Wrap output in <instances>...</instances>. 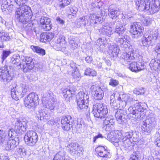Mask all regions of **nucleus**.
<instances>
[{
  "mask_svg": "<svg viewBox=\"0 0 160 160\" xmlns=\"http://www.w3.org/2000/svg\"><path fill=\"white\" fill-rule=\"evenodd\" d=\"M30 48L34 52L38 54L43 56L46 54L45 50L38 46L32 45L30 47Z\"/></svg>",
  "mask_w": 160,
  "mask_h": 160,
  "instance_id": "obj_32",
  "label": "nucleus"
},
{
  "mask_svg": "<svg viewBox=\"0 0 160 160\" xmlns=\"http://www.w3.org/2000/svg\"><path fill=\"white\" fill-rule=\"evenodd\" d=\"M42 101L43 106L45 108L50 110H53L54 108L56 103V99L52 97L50 99L48 98L43 97Z\"/></svg>",
  "mask_w": 160,
  "mask_h": 160,
  "instance_id": "obj_15",
  "label": "nucleus"
},
{
  "mask_svg": "<svg viewBox=\"0 0 160 160\" xmlns=\"http://www.w3.org/2000/svg\"><path fill=\"white\" fill-rule=\"evenodd\" d=\"M16 13L17 20L22 23H25L31 20V13L30 7L24 4L20 6Z\"/></svg>",
  "mask_w": 160,
  "mask_h": 160,
  "instance_id": "obj_3",
  "label": "nucleus"
},
{
  "mask_svg": "<svg viewBox=\"0 0 160 160\" xmlns=\"http://www.w3.org/2000/svg\"><path fill=\"white\" fill-rule=\"evenodd\" d=\"M96 151L98 155L101 157L107 158L109 154L108 150H107V147L106 146H99L96 148Z\"/></svg>",
  "mask_w": 160,
  "mask_h": 160,
  "instance_id": "obj_22",
  "label": "nucleus"
},
{
  "mask_svg": "<svg viewBox=\"0 0 160 160\" xmlns=\"http://www.w3.org/2000/svg\"><path fill=\"white\" fill-rule=\"evenodd\" d=\"M113 47H111L110 48V50L111 52L112 55L113 56H117L118 54L119 49L118 47H116V45L115 46L114 45H112Z\"/></svg>",
  "mask_w": 160,
  "mask_h": 160,
  "instance_id": "obj_42",
  "label": "nucleus"
},
{
  "mask_svg": "<svg viewBox=\"0 0 160 160\" xmlns=\"http://www.w3.org/2000/svg\"><path fill=\"white\" fill-rule=\"evenodd\" d=\"M39 116H38V118H40L41 120H43L44 121H46L47 120L49 119V116L45 112V109L44 108H40L38 111Z\"/></svg>",
  "mask_w": 160,
  "mask_h": 160,
  "instance_id": "obj_30",
  "label": "nucleus"
},
{
  "mask_svg": "<svg viewBox=\"0 0 160 160\" xmlns=\"http://www.w3.org/2000/svg\"><path fill=\"white\" fill-rule=\"evenodd\" d=\"M11 38L8 33L0 32V48L3 47V42L9 41Z\"/></svg>",
  "mask_w": 160,
  "mask_h": 160,
  "instance_id": "obj_25",
  "label": "nucleus"
},
{
  "mask_svg": "<svg viewBox=\"0 0 160 160\" xmlns=\"http://www.w3.org/2000/svg\"><path fill=\"white\" fill-rule=\"evenodd\" d=\"M143 37L142 39V44L143 46L147 47L150 44V42L149 41L145 35Z\"/></svg>",
  "mask_w": 160,
  "mask_h": 160,
  "instance_id": "obj_54",
  "label": "nucleus"
},
{
  "mask_svg": "<svg viewBox=\"0 0 160 160\" xmlns=\"http://www.w3.org/2000/svg\"><path fill=\"white\" fill-rule=\"evenodd\" d=\"M77 69V65L73 61L71 62L67 67V71L68 73H70Z\"/></svg>",
  "mask_w": 160,
  "mask_h": 160,
  "instance_id": "obj_35",
  "label": "nucleus"
},
{
  "mask_svg": "<svg viewBox=\"0 0 160 160\" xmlns=\"http://www.w3.org/2000/svg\"><path fill=\"white\" fill-rule=\"evenodd\" d=\"M132 133L131 139L132 141L135 142L134 144H136V142H137L139 139V136L136 132H132Z\"/></svg>",
  "mask_w": 160,
  "mask_h": 160,
  "instance_id": "obj_49",
  "label": "nucleus"
},
{
  "mask_svg": "<svg viewBox=\"0 0 160 160\" xmlns=\"http://www.w3.org/2000/svg\"><path fill=\"white\" fill-rule=\"evenodd\" d=\"M132 140L131 139L123 138L121 141V143H123V146L125 147H128L132 143Z\"/></svg>",
  "mask_w": 160,
  "mask_h": 160,
  "instance_id": "obj_50",
  "label": "nucleus"
},
{
  "mask_svg": "<svg viewBox=\"0 0 160 160\" xmlns=\"http://www.w3.org/2000/svg\"><path fill=\"white\" fill-rule=\"evenodd\" d=\"M85 126L83 121H80L79 122L77 123L75 127L77 132L80 133L82 130L84 129Z\"/></svg>",
  "mask_w": 160,
  "mask_h": 160,
  "instance_id": "obj_37",
  "label": "nucleus"
},
{
  "mask_svg": "<svg viewBox=\"0 0 160 160\" xmlns=\"http://www.w3.org/2000/svg\"><path fill=\"white\" fill-rule=\"evenodd\" d=\"M21 60L19 55H14L11 58V62L12 64L20 65H21Z\"/></svg>",
  "mask_w": 160,
  "mask_h": 160,
  "instance_id": "obj_36",
  "label": "nucleus"
},
{
  "mask_svg": "<svg viewBox=\"0 0 160 160\" xmlns=\"http://www.w3.org/2000/svg\"><path fill=\"white\" fill-rule=\"evenodd\" d=\"M92 112L95 117L102 119L105 118L103 120L107 131H110L113 128L114 122L113 119L107 116L108 110L107 106L104 104L99 103L94 105Z\"/></svg>",
  "mask_w": 160,
  "mask_h": 160,
  "instance_id": "obj_1",
  "label": "nucleus"
},
{
  "mask_svg": "<svg viewBox=\"0 0 160 160\" xmlns=\"http://www.w3.org/2000/svg\"><path fill=\"white\" fill-rule=\"evenodd\" d=\"M144 28L138 22H134L131 26L130 32L134 35L133 37L137 38L143 34Z\"/></svg>",
  "mask_w": 160,
  "mask_h": 160,
  "instance_id": "obj_11",
  "label": "nucleus"
},
{
  "mask_svg": "<svg viewBox=\"0 0 160 160\" xmlns=\"http://www.w3.org/2000/svg\"><path fill=\"white\" fill-rule=\"evenodd\" d=\"M79 42V39L77 37H70L69 38V43L71 45V48L73 49L78 48V43Z\"/></svg>",
  "mask_w": 160,
  "mask_h": 160,
  "instance_id": "obj_27",
  "label": "nucleus"
},
{
  "mask_svg": "<svg viewBox=\"0 0 160 160\" xmlns=\"http://www.w3.org/2000/svg\"><path fill=\"white\" fill-rule=\"evenodd\" d=\"M119 136L118 135H116L115 136L112 137V140L113 142L115 143H121V140H120L119 138Z\"/></svg>",
  "mask_w": 160,
  "mask_h": 160,
  "instance_id": "obj_56",
  "label": "nucleus"
},
{
  "mask_svg": "<svg viewBox=\"0 0 160 160\" xmlns=\"http://www.w3.org/2000/svg\"><path fill=\"white\" fill-rule=\"evenodd\" d=\"M68 147L69 149L71 154L77 156H80L83 151V148L77 143H71L68 145Z\"/></svg>",
  "mask_w": 160,
  "mask_h": 160,
  "instance_id": "obj_14",
  "label": "nucleus"
},
{
  "mask_svg": "<svg viewBox=\"0 0 160 160\" xmlns=\"http://www.w3.org/2000/svg\"><path fill=\"white\" fill-rule=\"evenodd\" d=\"M121 57L124 60L128 62H130L131 60H133L134 58L133 53H131V52H128V53L127 52L123 53L122 54Z\"/></svg>",
  "mask_w": 160,
  "mask_h": 160,
  "instance_id": "obj_33",
  "label": "nucleus"
},
{
  "mask_svg": "<svg viewBox=\"0 0 160 160\" xmlns=\"http://www.w3.org/2000/svg\"><path fill=\"white\" fill-rule=\"evenodd\" d=\"M108 14L113 19L114 17H117L119 14V11L112 8V6H109L108 9Z\"/></svg>",
  "mask_w": 160,
  "mask_h": 160,
  "instance_id": "obj_31",
  "label": "nucleus"
},
{
  "mask_svg": "<svg viewBox=\"0 0 160 160\" xmlns=\"http://www.w3.org/2000/svg\"><path fill=\"white\" fill-rule=\"evenodd\" d=\"M7 134L3 130H0V144H2L5 141H7Z\"/></svg>",
  "mask_w": 160,
  "mask_h": 160,
  "instance_id": "obj_41",
  "label": "nucleus"
},
{
  "mask_svg": "<svg viewBox=\"0 0 160 160\" xmlns=\"http://www.w3.org/2000/svg\"><path fill=\"white\" fill-rule=\"evenodd\" d=\"M59 2V6L62 8L68 6L70 3L71 0H58Z\"/></svg>",
  "mask_w": 160,
  "mask_h": 160,
  "instance_id": "obj_45",
  "label": "nucleus"
},
{
  "mask_svg": "<svg viewBox=\"0 0 160 160\" xmlns=\"http://www.w3.org/2000/svg\"><path fill=\"white\" fill-rule=\"evenodd\" d=\"M135 2L140 10L149 11L151 14L156 13L159 9L158 0H136Z\"/></svg>",
  "mask_w": 160,
  "mask_h": 160,
  "instance_id": "obj_2",
  "label": "nucleus"
},
{
  "mask_svg": "<svg viewBox=\"0 0 160 160\" xmlns=\"http://www.w3.org/2000/svg\"><path fill=\"white\" fill-rule=\"evenodd\" d=\"M75 91L74 90H71L69 88H66L63 90V95L65 98L70 97L72 94H74Z\"/></svg>",
  "mask_w": 160,
  "mask_h": 160,
  "instance_id": "obj_39",
  "label": "nucleus"
},
{
  "mask_svg": "<svg viewBox=\"0 0 160 160\" xmlns=\"http://www.w3.org/2000/svg\"><path fill=\"white\" fill-rule=\"evenodd\" d=\"M40 25L45 30L49 31L52 28V25L51 23V19L48 17H42L40 20Z\"/></svg>",
  "mask_w": 160,
  "mask_h": 160,
  "instance_id": "obj_19",
  "label": "nucleus"
},
{
  "mask_svg": "<svg viewBox=\"0 0 160 160\" xmlns=\"http://www.w3.org/2000/svg\"><path fill=\"white\" fill-rule=\"evenodd\" d=\"M138 151L134 152L133 154L131 155L130 160H138L139 158V156L138 155Z\"/></svg>",
  "mask_w": 160,
  "mask_h": 160,
  "instance_id": "obj_52",
  "label": "nucleus"
},
{
  "mask_svg": "<svg viewBox=\"0 0 160 160\" xmlns=\"http://www.w3.org/2000/svg\"><path fill=\"white\" fill-rule=\"evenodd\" d=\"M70 74H71V75L73 78L77 80H79L81 78L80 74L78 69L74 71Z\"/></svg>",
  "mask_w": 160,
  "mask_h": 160,
  "instance_id": "obj_46",
  "label": "nucleus"
},
{
  "mask_svg": "<svg viewBox=\"0 0 160 160\" xmlns=\"http://www.w3.org/2000/svg\"><path fill=\"white\" fill-rule=\"evenodd\" d=\"M95 99L97 100L102 99L104 96V93L101 88L99 86H92L91 87Z\"/></svg>",
  "mask_w": 160,
  "mask_h": 160,
  "instance_id": "obj_17",
  "label": "nucleus"
},
{
  "mask_svg": "<svg viewBox=\"0 0 160 160\" xmlns=\"http://www.w3.org/2000/svg\"><path fill=\"white\" fill-rule=\"evenodd\" d=\"M152 20L149 17L143 18L142 20V23L146 26H148L151 23Z\"/></svg>",
  "mask_w": 160,
  "mask_h": 160,
  "instance_id": "obj_48",
  "label": "nucleus"
},
{
  "mask_svg": "<svg viewBox=\"0 0 160 160\" xmlns=\"http://www.w3.org/2000/svg\"><path fill=\"white\" fill-rule=\"evenodd\" d=\"M70 10L71 13L72 14V16H74L76 15L78 11L77 8L75 7L71 8Z\"/></svg>",
  "mask_w": 160,
  "mask_h": 160,
  "instance_id": "obj_61",
  "label": "nucleus"
},
{
  "mask_svg": "<svg viewBox=\"0 0 160 160\" xmlns=\"http://www.w3.org/2000/svg\"><path fill=\"white\" fill-rule=\"evenodd\" d=\"M12 78L9 72L7 66L5 65L0 68V81L8 83L12 80Z\"/></svg>",
  "mask_w": 160,
  "mask_h": 160,
  "instance_id": "obj_9",
  "label": "nucleus"
},
{
  "mask_svg": "<svg viewBox=\"0 0 160 160\" xmlns=\"http://www.w3.org/2000/svg\"><path fill=\"white\" fill-rule=\"evenodd\" d=\"M28 0H15L16 3L19 6L25 4Z\"/></svg>",
  "mask_w": 160,
  "mask_h": 160,
  "instance_id": "obj_63",
  "label": "nucleus"
},
{
  "mask_svg": "<svg viewBox=\"0 0 160 160\" xmlns=\"http://www.w3.org/2000/svg\"><path fill=\"white\" fill-rule=\"evenodd\" d=\"M84 74L86 75L93 77L96 76L97 73L93 69L90 68H87L85 70Z\"/></svg>",
  "mask_w": 160,
  "mask_h": 160,
  "instance_id": "obj_40",
  "label": "nucleus"
},
{
  "mask_svg": "<svg viewBox=\"0 0 160 160\" xmlns=\"http://www.w3.org/2000/svg\"><path fill=\"white\" fill-rule=\"evenodd\" d=\"M124 24L119 21L116 22V26L113 31L114 33H116L118 35H120L124 33L126 28Z\"/></svg>",
  "mask_w": 160,
  "mask_h": 160,
  "instance_id": "obj_23",
  "label": "nucleus"
},
{
  "mask_svg": "<svg viewBox=\"0 0 160 160\" xmlns=\"http://www.w3.org/2000/svg\"><path fill=\"white\" fill-rule=\"evenodd\" d=\"M89 96L87 94L80 92L76 96V99L78 106V109L81 112H83L87 114L89 112V108L88 107Z\"/></svg>",
  "mask_w": 160,
  "mask_h": 160,
  "instance_id": "obj_4",
  "label": "nucleus"
},
{
  "mask_svg": "<svg viewBox=\"0 0 160 160\" xmlns=\"http://www.w3.org/2000/svg\"><path fill=\"white\" fill-rule=\"evenodd\" d=\"M99 32L103 35L110 36L114 33L112 30V25L109 24L103 25L102 28L99 29Z\"/></svg>",
  "mask_w": 160,
  "mask_h": 160,
  "instance_id": "obj_20",
  "label": "nucleus"
},
{
  "mask_svg": "<svg viewBox=\"0 0 160 160\" xmlns=\"http://www.w3.org/2000/svg\"><path fill=\"white\" fill-rule=\"evenodd\" d=\"M56 42L64 44L65 40L64 38L63 37H59L57 39Z\"/></svg>",
  "mask_w": 160,
  "mask_h": 160,
  "instance_id": "obj_60",
  "label": "nucleus"
},
{
  "mask_svg": "<svg viewBox=\"0 0 160 160\" xmlns=\"http://www.w3.org/2000/svg\"><path fill=\"white\" fill-rule=\"evenodd\" d=\"M104 137L103 136L102 134L100 133L98 134V135L95 136L93 138V142L95 143L97 139L99 138H103Z\"/></svg>",
  "mask_w": 160,
  "mask_h": 160,
  "instance_id": "obj_62",
  "label": "nucleus"
},
{
  "mask_svg": "<svg viewBox=\"0 0 160 160\" xmlns=\"http://www.w3.org/2000/svg\"><path fill=\"white\" fill-rule=\"evenodd\" d=\"M73 122V119L70 115L62 117L61 123L62 129L65 131H69L72 127Z\"/></svg>",
  "mask_w": 160,
  "mask_h": 160,
  "instance_id": "obj_12",
  "label": "nucleus"
},
{
  "mask_svg": "<svg viewBox=\"0 0 160 160\" xmlns=\"http://www.w3.org/2000/svg\"><path fill=\"white\" fill-rule=\"evenodd\" d=\"M25 143L30 146H33L38 141V136L33 131H29L25 134L24 137Z\"/></svg>",
  "mask_w": 160,
  "mask_h": 160,
  "instance_id": "obj_8",
  "label": "nucleus"
},
{
  "mask_svg": "<svg viewBox=\"0 0 160 160\" xmlns=\"http://www.w3.org/2000/svg\"><path fill=\"white\" fill-rule=\"evenodd\" d=\"M39 100L38 95L32 92L28 95L24 99V104L26 107L28 108L34 109L39 105Z\"/></svg>",
  "mask_w": 160,
  "mask_h": 160,
  "instance_id": "obj_6",
  "label": "nucleus"
},
{
  "mask_svg": "<svg viewBox=\"0 0 160 160\" xmlns=\"http://www.w3.org/2000/svg\"><path fill=\"white\" fill-rule=\"evenodd\" d=\"M65 152L63 150L59 151L55 155L53 160H69L68 159H63Z\"/></svg>",
  "mask_w": 160,
  "mask_h": 160,
  "instance_id": "obj_34",
  "label": "nucleus"
},
{
  "mask_svg": "<svg viewBox=\"0 0 160 160\" xmlns=\"http://www.w3.org/2000/svg\"><path fill=\"white\" fill-rule=\"evenodd\" d=\"M54 33H44L41 35L40 41L45 42L46 41H50L53 38Z\"/></svg>",
  "mask_w": 160,
  "mask_h": 160,
  "instance_id": "obj_26",
  "label": "nucleus"
},
{
  "mask_svg": "<svg viewBox=\"0 0 160 160\" xmlns=\"http://www.w3.org/2000/svg\"><path fill=\"white\" fill-rule=\"evenodd\" d=\"M108 42H109L108 41V40H107L105 37H102L97 40L96 44L99 47L102 46V47H103L107 43H108Z\"/></svg>",
  "mask_w": 160,
  "mask_h": 160,
  "instance_id": "obj_38",
  "label": "nucleus"
},
{
  "mask_svg": "<svg viewBox=\"0 0 160 160\" xmlns=\"http://www.w3.org/2000/svg\"><path fill=\"white\" fill-rule=\"evenodd\" d=\"M155 122L153 118H149L142 122V130L145 132H150L154 126Z\"/></svg>",
  "mask_w": 160,
  "mask_h": 160,
  "instance_id": "obj_13",
  "label": "nucleus"
},
{
  "mask_svg": "<svg viewBox=\"0 0 160 160\" xmlns=\"http://www.w3.org/2000/svg\"><path fill=\"white\" fill-rule=\"evenodd\" d=\"M24 59H23V60H24V62H25V64H27V65H31V64H32V66H34V62H33V60L32 58L30 57H26L24 58Z\"/></svg>",
  "mask_w": 160,
  "mask_h": 160,
  "instance_id": "obj_44",
  "label": "nucleus"
},
{
  "mask_svg": "<svg viewBox=\"0 0 160 160\" xmlns=\"http://www.w3.org/2000/svg\"><path fill=\"white\" fill-rule=\"evenodd\" d=\"M115 112V117L118 122L122 124L126 120V115L124 114V111L122 109H118Z\"/></svg>",
  "mask_w": 160,
  "mask_h": 160,
  "instance_id": "obj_21",
  "label": "nucleus"
},
{
  "mask_svg": "<svg viewBox=\"0 0 160 160\" xmlns=\"http://www.w3.org/2000/svg\"><path fill=\"white\" fill-rule=\"evenodd\" d=\"M109 84L110 85L115 87L118 84V81L115 79H111Z\"/></svg>",
  "mask_w": 160,
  "mask_h": 160,
  "instance_id": "obj_57",
  "label": "nucleus"
},
{
  "mask_svg": "<svg viewBox=\"0 0 160 160\" xmlns=\"http://www.w3.org/2000/svg\"><path fill=\"white\" fill-rule=\"evenodd\" d=\"M143 61H140L137 62H133L129 64L128 68L131 71L134 72L139 71L145 68Z\"/></svg>",
  "mask_w": 160,
  "mask_h": 160,
  "instance_id": "obj_16",
  "label": "nucleus"
},
{
  "mask_svg": "<svg viewBox=\"0 0 160 160\" xmlns=\"http://www.w3.org/2000/svg\"><path fill=\"white\" fill-rule=\"evenodd\" d=\"M27 91L28 89L27 88H23L22 87L15 86L11 89V96L13 99L18 100L19 98H22Z\"/></svg>",
  "mask_w": 160,
  "mask_h": 160,
  "instance_id": "obj_7",
  "label": "nucleus"
},
{
  "mask_svg": "<svg viewBox=\"0 0 160 160\" xmlns=\"http://www.w3.org/2000/svg\"><path fill=\"white\" fill-rule=\"evenodd\" d=\"M110 105L111 107V108L113 109L115 112H116V111H117V110L118 109V107L117 104L116 102V101H115L114 99H111Z\"/></svg>",
  "mask_w": 160,
  "mask_h": 160,
  "instance_id": "obj_47",
  "label": "nucleus"
},
{
  "mask_svg": "<svg viewBox=\"0 0 160 160\" xmlns=\"http://www.w3.org/2000/svg\"><path fill=\"white\" fill-rule=\"evenodd\" d=\"M17 152L21 156L26 155V150L23 148H21L17 149Z\"/></svg>",
  "mask_w": 160,
  "mask_h": 160,
  "instance_id": "obj_51",
  "label": "nucleus"
},
{
  "mask_svg": "<svg viewBox=\"0 0 160 160\" xmlns=\"http://www.w3.org/2000/svg\"><path fill=\"white\" fill-rule=\"evenodd\" d=\"M89 18L90 19V22L92 23L96 24L97 23V22H99L100 23H102L103 21V18L102 17V16H100L99 15H96L95 14H90Z\"/></svg>",
  "mask_w": 160,
  "mask_h": 160,
  "instance_id": "obj_29",
  "label": "nucleus"
},
{
  "mask_svg": "<svg viewBox=\"0 0 160 160\" xmlns=\"http://www.w3.org/2000/svg\"><path fill=\"white\" fill-rule=\"evenodd\" d=\"M131 104L134 105V107H130L128 111L129 114L135 115L136 118H139L144 114V109L140 105L139 102L135 100H132L131 102Z\"/></svg>",
  "mask_w": 160,
  "mask_h": 160,
  "instance_id": "obj_5",
  "label": "nucleus"
},
{
  "mask_svg": "<svg viewBox=\"0 0 160 160\" xmlns=\"http://www.w3.org/2000/svg\"><path fill=\"white\" fill-rule=\"evenodd\" d=\"M34 66H32V64L27 65L25 63H23L22 67V68L23 71L24 72H28L31 70L32 69L34 68Z\"/></svg>",
  "mask_w": 160,
  "mask_h": 160,
  "instance_id": "obj_43",
  "label": "nucleus"
},
{
  "mask_svg": "<svg viewBox=\"0 0 160 160\" xmlns=\"http://www.w3.org/2000/svg\"><path fill=\"white\" fill-rule=\"evenodd\" d=\"M149 65L151 68L155 70H160V58L152 59Z\"/></svg>",
  "mask_w": 160,
  "mask_h": 160,
  "instance_id": "obj_28",
  "label": "nucleus"
},
{
  "mask_svg": "<svg viewBox=\"0 0 160 160\" xmlns=\"http://www.w3.org/2000/svg\"><path fill=\"white\" fill-rule=\"evenodd\" d=\"M9 140L7 142V145L6 146L7 150H12L15 148L19 143V140L18 138L13 139V138H8Z\"/></svg>",
  "mask_w": 160,
  "mask_h": 160,
  "instance_id": "obj_24",
  "label": "nucleus"
},
{
  "mask_svg": "<svg viewBox=\"0 0 160 160\" xmlns=\"http://www.w3.org/2000/svg\"><path fill=\"white\" fill-rule=\"evenodd\" d=\"M64 44H62L60 43L56 42L54 46L57 48V49L58 50H60L62 47L64 46Z\"/></svg>",
  "mask_w": 160,
  "mask_h": 160,
  "instance_id": "obj_64",
  "label": "nucleus"
},
{
  "mask_svg": "<svg viewBox=\"0 0 160 160\" xmlns=\"http://www.w3.org/2000/svg\"><path fill=\"white\" fill-rule=\"evenodd\" d=\"M30 22L31 20L29 22H27L26 23H23L24 24L28 23L27 25L26 26H25L24 27H25L26 30H28V31L32 29V24L30 23Z\"/></svg>",
  "mask_w": 160,
  "mask_h": 160,
  "instance_id": "obj_59",
  "label": "nucleus"
},
{
  "mask_svg": "<svg viewBox=\"0 0 160 160\" xmlns=\"http://www.w3.org/2000/svg\"><path fill=\"white\" fill-rule=\"evenodd\" d=\"M116 41L121 47L128 48L129 37L127 35H122L120 38H116Z\"/></svg>",
  "mask_w": 160,
  "mask_h": 160,
  "instance_id": "obj_18",
  "label": "nucleus"
},
{
  "mask_svg": "<svg viewBox=\"0 0 160 160\" xmlns=\"http://www.w3.org/2000/svg\"><path fill=\"white\" fill-rule=\"evenodd\" d=\"M27 122L24 119L16 118L14 124L15 130L17 133L23 134L27 130Z\"/></svg>",
  "mask_w": 160,
  "mask_h": 160,
  "instance_id": "obj_10",
  "label": "nucleus"
},
{
  "mask_svg": "<svg viewBox=\"0 0 160 160\" xmlns=\"http://www.w3.org/2000/svg\"><path fill=\"white\" fill-rule=\"evenodd\" d=\"M11 53V52L10 51H3L2 56V59L3 60H4Z\"/></svg>",
  "mask_w": 160,
  "mask_h": 160,
  "instance_id": "obj_53",
  "label": "nucleus"
},
{
  "mask_svg": "<svg viewBox=\"0 0 160 160\" xmlns=\"http://www.w3.org/2000/svg\"><path fill=\"white\" fill-rule=\"evenodd\" d=\"M155 135L157 137L156 140V144L158 147H160V134L158 132L156 133Z\"/></svg>",
  "mask_w": 160,
  "mask_h": 160,
  "instance_id": "obj_55",
  "label": "nucleus"
},
{
  "mask_svg": "<svg viewBox=\"0 0 160 160\" xmlns=\"http://www.w3.org/2000/svg\"><path fill=\"white\" fill-rule=\"evenodd\" d=\"M132 132H129L125 133L123 134V138H125V139H131L132 135Z\"/></svg>",
  "mask_w": 160,
  "mask_h": 160,
  "instance_id": "obj_58",
  "label": "nucleus"
}]
</instances>
